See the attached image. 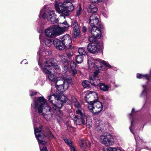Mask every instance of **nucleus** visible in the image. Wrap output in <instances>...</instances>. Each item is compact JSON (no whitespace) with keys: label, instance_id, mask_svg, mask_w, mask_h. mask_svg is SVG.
<instances>
[{"label":"nucleus","instance_id":"nucleus-22","mask_svg":"<svg viewBox=\"0 0 151 151\" xmlns=\"http://www.w3.org/2000/svg\"><path fill=\"white\" fill-rule=\"evenodd\" d=\"M129 115L131 116V117L130 118V119H131V118H132V120H131V126L129 127V129L130 130L131 132L134 134V137H135V139L136 141V142L137 143H139V141H141L142 140L141 139H140V138L138 136H137L136 137L135 136V135L133 133V129L134 128V126L133 125V118L132 117V113H131L129 114Z\"/></svg>","mask_w":151,"mask_h":151},{"label":"nucleus","instance_id":"nucleus-7","mask_svg":"<svg viewBox=\"0 0 151 151\" xmlns=\"http://www.w3.org/2000/svg\"><path fill=\"white\" fill-rule=\"evenodd\" d=\"M88 68L90 69L94 68L96 71L95 72H98V73L100 72V70H102L103 69L101 64L108 68H111V66L108 62L99 58L94 59L91 57H89L88 58Z\"/></svg>","mask_w":151,"mask_h":151},{"label":"nucleus","instance_id":"nucleus-4","mask_svg":"<svg viewBox=\"0 0 151 151\" xmlns=\"http://www.w3.org/2000/svg\"><path fill=\"white\" fill-rule=\"evenodd\" d=\"M35 134L38 140L40 151H48L46 147L44 145L46 144L47 137L41 132L40 128H36L37 124L39 125L38 118H33Z\"/></svg>","mask_w":151,"mask_h":151},{"label":"nucleus","instance_id":"nucleus-21","mask_svg":"<svg viewBox=\"0 0 151 151\" xmlns=\"http://www.w3.org/2000/svg\"><path fill=\"white\" fill-rule=\"evenodd\" d=\"M86 117H81L78 116H75L74 120V123L77 125H80L82 124H84L85 122L84 119Z\"/></svg>","mask_w":151,"mask_h":151},{"label":"nucleus","instance_id":"nucleus-45","mask_svg":"<svg viewBox=\"0 0 151 151\" xmlns=\"http://www.w3.org/2000/svg\"><path fill=\"white\" fill-rule=\"evenodd\" d=\"M102 14L104 16L105 18H107L108 17L107 15L105 13H102Z\"/></svg>","mask_w":151,"mask_h":151},{"label":"nucleus","instance_id":"nucleus-47","mask_svg":"<svg viewBox=\"0 0 151 151\" xmlns=\"http://www.w3.org/2000/svg\"><path fill=\"white\" fill-rule=\"evenodd\" d=\"M107 150L108 151H110L109 150V147L107 148Z\"/></svg>","mask_w":151,"mask_h":151},{"label":"nucleus","instance_id":"nucleus-48","mask_svg":"<svg viewBox=\"0 0 151 151\" xmlns=\"http://www.w3.org/2000/svg\"><path fill=\"white\" fill-rule=\"evenodd\" d=\"M120 86V85H118L117 86H116V87H119Z\"/></svg>","mask_w":151,"mask_h":151},{"label":"nucleus","instance_id":"nucleus-15","mask_svg":"<svg viewBox=\"0 0 151 151\" xmlns=\"http://www.w3.org/2000/svg\"><path fill=\"white\" fill-rule=\"evenodd\" d=\"M87 49L88 51L91 53H97L99 50L100 44L98 42L90 43L88 45Z\"/></svg>","mask_w":151,"mask_h":151},{"label":"nucleus","instance_id":"nucleus-17","mask_svg":"<svg viewBox=\"0 0 151 151\" xmlns=\"http://www.w3.org/2000/svg\"><path fill=\"white\" fill-rule=\"evenodd\" d=\"M53 42L54 45L58 50H62L64 49H67L62 42H61L60 40L58 39H55L53 40Z\"/></svg>","mask_w":151,"mask_h":151},{"label":"nucleus","instance_id":"nucleus-28","mask_svg":"<svg viewBox=\"0 0 151 151\" xmlns=\"http://www.w3.org/2000/svg\"><path fill=\"white\" fill-rule=\"evenodd\" d=\"M83 57L82 55H77L76 56V60L78 63H81L83 60Z\"/></svg>","mask_w":151,"mask_h":151},{"label":"nucleus","instance_id":"nucleus-27","mask_svg":"<svg viewBox=\"0 0 151 151\" xmlns=\"http://www.w3.org/2000/svg\"><path fill=\"white\" fill-rule=\"evenodd\" d=\"M142 86L144 89L141 94L140 96L146 99L147 98V86L146 85H142Z\"/></svg>","mask_w":151,"mask_h":151},{"label":"nucleus","instance_id":"nucleus-25","mask_svg":"<svg viewBox=\"0 0 151 151\" xmlns=\"http://www.w3.org/2000/svg\"><path fill=\"white\" fill-rule=\"evenodd\" d=\"M98 8L96 6L93 4H91L89 6L88 9V12L94 13L97 12Z\"/></svg>","mask_w":151,"mask_h":151},{"label":"nucleus","instance_id":"nucleus-37","mask_svg":"<svg viewBox=\"0 0 151 151\" xmlns=\"http://www.w3.org/2000/svg\"><path fill=\"white\" fill-rule=\"evenodd\" d=\"M75 101L74 102V105L75 106L78 108L79 109L81 108V105L77 101H76V99H75Z\"/></svg>","mask_w":151,"mask_h":151},{"label":"nucleus","instance_id":"nucleus-32","mask_svg":"<svg viewBox=\"0 0 151 151\" xmlns=\"http://www.w3.org/2000/svg\"><path fill=\"white\" fill-rule=\"evenodd\" d=\"M82 12V9L80 5L79 7L76 10V16L78 17L80 16Z\"/></svg>","mask_w":151,"mask_h":151},{"label":"nucleus","instance_id":"nucleus-24","mask_svg":"<svg viewBox=\"0 0 151 151\" xmlns=\"http://www.w3.org/2000/svg\"><path fill=\"white\" fill-rule=\"evenodd\" d=\"M64 140L65 143L70 147L71 151H76L75 148L73 145L72 142L70 140L67 139H65Z\"/></svg>","mask_w":151,"mask_h":151},{"label":"nucleus","instance_id":"nucleus-30","mask_svg":"<svg viewBox=\"0 0 151 151\" xmlns=\"http://www.w3.org/2000/svg\"><path fill=\"white\" fill-rule=\"evenodd\" d=\"M60 25L61 26H63V27H59L63 29L64 30V32L65 31V29L69 27V24L66 22L65 21L62 23L60 22Z\"/></svg>","mask_w":151,"mask_h":151},{"label":"nucleus","instance_id":"nucleus-49","mask_svg":"<svg viewBox=\"0 0 151 151\" xmlns=\"http://www.w3.org/2000/svg\"><path fill=\"white\" fill-rule=\"evenodd\" d=\"M50 136H52V134H50Z\"/></svg>","mask_w":151,"mask_h":151},{"label":"nucleus","instance_id":"nucleus-9","mask_svg":"<svg viewBox=\"0 0 151 151\" xmlns=\"http://www.w3.org/2000/svg\"><path fill=\"white\" fill-rule=\"evenodd\" d=\"M55 12L54 11H45L42 9L40 11L39 17L43 19L47 18L52 23H59L56 19Z\"/></svg>","mask_w":151,"mask_h":151},{"label":"nucleus","instance_id":"nucleus-36","mask_svg":"<svg viewBox=\"0 0 151 151\" xmlns=\"http://www.w3.org/2000/svg\"><path fill=\"white\" fill-rule=\"evenodd\" d=\"M91 119V118L89 117H87L86 119V126H88V127H89V126H90V124H91V121H88L87 119H89L90 120Z\"/></svg>","mask_w":151,"mask_h":151},{"label":"nucleus","instance_id":"nucleus-10","mask_svg":"<svg viewBox=\"0 0 151 151\" xmlns=\"http://www.w3.org/2000/svg\"><path fill=\"white\" fill-rule=\"evenodd\" d=\"M98 72H94L93 75L92 76H90L89 78L90 81L87 80L83 81L82 83V86L85 88H89L90 83L94 86H97L100 83V80L98 76Z\"/></svg>","mask_w":151,"mask_h":151},{"label":"nucleus","instance_id":"nucleus-2","mask_svg":"<svg viewBox=\"0 0 151 151\" xmlns=\"http://www.w3.org/2000/svg\"><path fill=\"white\" fill-rule=\"evenodd\" d=\"M31 107L37 109L38 114L42 113L43 116L47 120L51 119L52 114L51 108L43 96L35 97L31 104Z\"/></svg>","mask_w":151,"mask_h":151},{"label":"nucleus","instance_id":"nucleus-50","mask_svg":"<svg viewBox=\"0 0 151 151\" xmlns=\"http://www.w3.org/2000/svg\"><path fill=\"white\" fill-rule=\"evenodd\" d=\"M57 119H58V117H57Z\"/></svg>","mask_w":151,"mask_h":151},{"label":"nucleus","instance_id":"nucleus-26","mask_svg":"<svg viewBox=\"0 0 151 151\" xmlns=\"http://www.w3.org/2000/svg\"><path fill=\"white\" fill-rule=\"evenodd\" d=\"M99 87L100 90L104 91H107L109 90V87L106 84L102 83H100Z\"/></svg>","mask_w":151,"mask_h":151},{"label":"nucleus","instance_id":"nucleus-11","mask_svg":"<svg viewBox=\"0 0 151 151\" xmlns=\"http://www.w3.org/2000/svg\"><path fill=\"white\" fill-rule=\"evenodd\" d=\"M90 32L91 36L89 37V41L92 42H98L96 40L99 39L101 36L100 29H97L96 27H94L91 28Z\"/></svg>","mask_w":151,"mask_h":151},{"label":"nucleus","instance_id":"nucleus-43","mask_svg":"<svg viewBox=\"0 0 151 151\" xmlns=\"http://www.w3.org/2000/svg\"><path fill=\"white\" fill-rule=\"evenodd\" d=\"M65 16L61 14L60 16V17L58 19H65Z\"/></svg>","mask_w":151,"mask_h":151},{"label":"nucleus","instance_id":"nucleus-38","mask_svg":"<svg viewBox=\"0 0 151 151\" xmlns=\"http://www.w3.org/2000/svg\"><path fill=\"white\" fill-rule=\"evenodd\" d=\"M73 54V52H72L70 53H67V55L68 58H69V60H71V57L72 56Z\"/></svg>","mask_w":151,"mask_h":151},{"label":"nucleus","instance_id":"nucleus-8","mask_svg":"<svg viewBox=\"0 0 151 151\" xmlns=\"http://www.w3.org/2000/svg\"><path fill=\"white\" fill-rule=\"evenodd\" d=\"M64 32V30L58 26L53 25L46 28L45 30L46 36L52 38L56 36L59 35Z\"/></svg>","mask_w":151,"mask_h":151},{"label":"nucleus","instance_id":"nucleus-13","mask_svg":"<svg viewBox=\"0 0 151 151\" xmlns=\"http://www.w3.org/2000/svg\"><path fill=\"white\" fill-rule=\"evenodd\" d=\"M89 22L92 28L96 27L97 29H102L103 26L101 22L99 21L97 16L95 14H93L91 16L89 19Z\"/></svg>","mask_w":151,"mask_h":151},{"label":"nucleus","instance_id":"nucleus-6","mask_svg":"<svg viewBox=\"0 0 151 151\" xmlns=\"http://www.w3.org/2000/svg\"><path fill=\"white\" fill-rule=\"evenodd\" d=\"M74 0H66L63 3H58L55 1V7L57 11L59 13H61L65 16H68L69 12L73 10L74 7L70 1Z\"/></svg>","mask_w":151,"mask_h":151},{"label":"nucleus","instance_id":"nucleus-33","mask_svg":"<svg viewBox=\"0 0 151 151\" xmlns=\"http://www.w3.org/2000/svg\"><path fill=\"white\" fill-rule=\"evenodd\" d=\"M78 52L80 55H85L86 54V52L83 47H80L78 50Z\"/></svg>","mask_w":151,"mask_h":151},{"label":"nucleus","instance_id":"nucleus-34","mask_svg":"<svg viewBox=\"0 0 151 151\" xmlns=\"http://www.w3.org/2000/svg\"><path fill=\"white\" fill-rule=\"evenodd\" d=\"M82 109L81 108V111L78 109L76 111V113L78 115H80V117H86L85 115L83 114V113L82 112Z\"/></svg>","mask_w":151,"mask_h":151},{"label":"nucleus","instance_id":"nucleus-19","mask_svg":"<svg viewBox=\"0 0 151 151\" xmlns=\"http://www.w3.org/2000/svg\"><path fill=\"white\" fill-rule=\"evenodd\" d=\"M39 38L40 42H44L45 45L47 47H50L52 44V42L51 39L46 37V36L42 35H40Z\"/></svg>","mask_w":151,"mask_h":151},{"label":"nucleus","instance_id":"nucleus-44","mask_svg":"<svg viewBox=\"0 0 151 151\" xmlns=\"http://www.w3.org/2000/svg\"><path fill=\"white\" fill-rule=\"evenodd\" d=\"M27 63V61L26 59H24L23 60L22 62V64L23 63L24 64H26Z\"/></svg>","mask_w":151,"mask_h":151},{"label":"nucleus","instance_id":"nucleus-40","mask_svg":"<svg viewBox=\"0 0 151 151\" xmlns=\"http://www.w3.org/2000/svg\"><path fill=\"white\" fill-rule=\"evenodd\" d=\"M71 73L73 76H74L77 73V71L75 68L71 69Z\"/></svg>","mask_w":151,"mask_h":151},{"label":"nucleus","instance_id":"nucleus-20","mask_svg":"<svg viewBox=\"0 0 151 151\" xmlns=\"http://www.w3.org/2000/svg\"><path fill=\"white\" fill-rule=\"evenodd\" d=\"M61 62L63 65V73H66L68 70V62L67 61V59L65 56H64L61 58Z\"/></svg>","mask_w":151,"mask_h":151},{"label":"nucleus","instance_id":"nucleus-3","mask_svg":"<svg viewBox=\"0 0 151 151\" xmlns=\"http://www.w3.org/2000/svg\"><path fill=\"white\" fill-rule=\"evenodd\" d=\"M47 99L51 103L54 105V107L52 109L54 110L55 112L57 111L55 114L57 117H59L60 119L62 117L63 114L59 109L61 108L64 103L67 102L70 104V100L62 93H60L59 95H56L54 93L51 94L48 96Z\"/></svg>","mask_w":151,"mask_h":151},{"label":"nucleus","instance_id":"nucleus-16","mask_svg":"<svg viewBox=\"0 0 151 151\" xmlns=\"http://www.w3.org/2000/svg\"><path fill=\"white\" fill-rule=\"evenodd\" d=\"M71 26L74 37H79L80 36V27L78 23L76 22L73 23Z\"/></svg>","mask_w":151,"mask_h":151},{"label":"nucleus","instance_id":"nucleus-23","mask_svg":"<svg viewBox=\"0 0 151 151\" xmlns=\"http://www.w3.org/2000/svg\"><path fill=\"white\" fill-rule=\"evenodd\" d=\"M137 77L139 79H146L149 81L150 78L151 77V70L150 71V74L143 75L141 74L137 73Z\"/></svg>","mask_w":151,"mask_h":151},{"label":"nucleus","instance_id":"nucleus-31","mask_svg":"<svg viewBox=\"0 0 151 151\" xmlns=\"http://www.w3.org/2000/svg\"><path fill=\"white\" fill-rule=\"evenodd\" d=\"M89 103H90L89 104L91 103V104H90L88 105V108L89 110L91 112H92L93 114V112H94L93 111V102H89Z\"/></svg>","mask_w":151,"mask_h":151},{"label":"nucleus","instance_id":"nucleus-14","mask_svg":"<svg viewBox=\"0 0 151 151\" xmlns=\"http://www.w3.org/2000/svg\"><path fill=\"white\" fill-rule=\"evenodd\" d=\"M62 41L65 47L68 49H71L72 50L74 48V46L72 44V39L70 35L67 34L62 36Z\"/></svg>","mask_w":151,"mask_h":151},{"label":"nucleus","instance_id":"nucleus-46","mask_svg":"<svg viewBox=\"0 0 151 151\" xmlns=\"http://www.w3.org/2000/svg\"><path fill=\"white\" fill-rule=\"evenodd\" d=\"M134 108H133L132 110V112L134 111Z\"/></svg>","mask_w":151,"mask_h":151},{"label":"nucleus","instance_id":"nucleus-12","mask_svg":"<svg viewBox=\"0 0 151 151\" xmlns=\"http://www.w3.org/2000/svg\"><path fill=\"white\" fill-rule=\"evenodd\" d=\"M101 142L106 146L112 145L113 140L111 135L109 133L101 135L100 137Z\"/></svg>","mask_w":151,"mask_h":151},{"label":"nucleus","instance_id":"nucleus-18","mask_svg":"<svg viewBox=\"0 0 151 151\" xmlns=\"http://www.w3.org/2000/svg\"><path fill=\"white\" fill-rule=\"evenodd\" d=\"M81 148L83 151H87L86 147H89L91 146L90 142L88 140L81 139L79 143Z\"/></svg>","mask_w":151,"mask_h":151},{"label":"nucleus","instance_id":"nucleus-41","mask_svg":"<svg viewBox=\"0 0 151 151\" xmlns=\"http://www.w3.org/2000/svg\"><path fill=\"white\" fill-rule=\"evenodd\" d=\"M101 0H90V1L93 3H98L101 1Z\"/></svg>","mask_w":151,"mask_h":151},{"label":"nucleus","instance_id":"nucleus-35","mask_svg":"<svg viewBox=\"0 0 151 151\" xmlns=\"http://www.w3.org/2000/svg\"><path fill=\"white\" fill-rule=\"evenodd\" d=\"M109 150L110 151H122V150L118 148L109 147Z\"/></svg>","mask_w":151,"mask_h":151},{"label":"nucleus","instance_id":"nucleus-5","mask_svg":"<svg viewBox=\"0 0 151 151\" xmlns=\"http://www.w3.org/2000/svg\"><path fill=\"white\" fill-rule=\"evenodd\" d=\"M98 95L96 93L90 91L89 93H86L85 97V101L88 103L93 102V115H98L101 111L103 106L101 103L100 101H95V100L98 99Z\"/></svg>","mask_w":151,"mask_h":151},{"label":"nucleus","instance_id":"nucleus-39","mask_svg":"<svg viewBox=\"0 0 151 151\" xmlns=\"http://www.w3.org/2000/svg\"><path fill=\"white\" fill-rule=\"evenodd\" d=\"M30 94L29 95L30 96H32L33 95H36L37 94V92L34 91V90H30L29 91Z\"/></svg>","mask_w":151,"mask_h":151},{"label":"nucleus","instance_id":"nucleus-42","mask_svg":"<svg viewBox=\"0 0 151 151\" xmlns=\"http://www.w3.org/2000/svg\"><path fill=\"white\" fill-rule=\"evenodd\" d=\"M87 29L86 27L85 26H83V27L82 29V31L83 32L85 33L86 32Z\"/></svg>","mask_w":151,"mask_h":151},{"label":"nucleus","instance_id":"nucleus-29","mask_svg":"<svg viewBox=\"0 0 151 151\" xmlns=\"http://www.w3.org/2000/svg\"><path fill=\"white\" fill-rule=\"evenodd\" d=\"M67 61L68 62V65L70 64L71 69L76 68V63L72 60H67Z\"/></svg>","mask_w":151,"mask_h":151},{"label":"nucleus","instance_id":"nucleus-1","mask_svg":"<svg viewBox=\"0 0 151 151\" xmlns=\"http://www.w3.org/2000/svg\"><path fill=\"white\" fill-rule=\"evenodd\" d=\"M45 47L40 45L37 52L38 64L49 79L55 82L56 89L61 92L64 91L68 89L72 79L70 77L66 78L60 76L61 70L60 67L57 65L58 62L55 59H48L45 57L48 51L45 50Z\"/></svg>","mask_w":151,"mask_h":151}]
</instances>
